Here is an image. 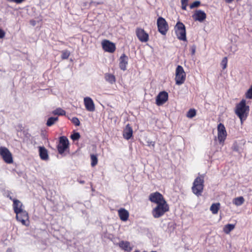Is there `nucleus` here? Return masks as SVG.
Listing matches in <instances>:
<instances>
[{
    "label": "nucleus",
    "mask_w": 252,
    "mask_h": 252,
    "mask_svg": "<svg viewBox=\"0 0 252 252\" xmlns=\"http://www.w3.org/2000/svg\"><path fill=\"white\" fill-rule=\"evenodd\" d=\"M250 111L249 106L246 105V101L243 99L236 104L235 109V113L240 119L241 124L247 118Z\"/></svg>",
    "instance_id": "f257e3e1"
},
{
    "label": "nucleus",
    "mask_w": 252,
    "mask_h": 252,
    "mask_svg": "<svg viewBox=\"0 0 252 252\" xmlns=\"http://www.w3.org/2000/svg\"><path fill=\"white\" fill-rule=\"evenodd\" d=\"M204 175L199 174L194 180L191 190L192 192L197 196H201L204 187Z\"/></svg>",
    "instance_id": "f03ea898"
},
{
    "label": "nucleus",
    "mask_w": 252,
    "mask_h": 252,
    "mask_svg": "<svg viewBox=\"0 0 252 252\" xmlns=\"http://www.w3.org/2000/svg\"><path fill=\"white\" fill-rule=\"evenodd\" d=\"M169 210V207L168 204L166 201H164L163 203L157 204V206L153 209L152 214L153 217L157 219L162 217Z\"/></svg>",
    "instance_id": "7ed1b4c3"
},
{
    "label": "nucleus",
    "mask_w": 252,
    "mask_h": 252,
    "mask_svg": "<svg viewBox=\"0 0 252 252\" xmlns=\"http://www.w3.org/2000/svg\"><path fill=\"white\" fill-rule=\"evenodd\" d=\"M175 32L177 38L184 41H186V31L185 26L180 22H178L175 26Z\"/></svg>",
    "instance_id": "20e7f679"
},
{
    "label": "nucleus",
    "mask_w": 252,
    "mask_h": 252,
    "mask_svg": "<svg viewBox=\"0 0 252 252\" xmlns=\"http://www.w3.org/2000/svg\"><path fill=\"white\" fill-rule=\"evenodd\" d=\"M186 78V73L183 67L181 65H178L175 71V80L176 84L181 85L184 83Z\"/></svg>",
    "instance_id": "39448f33"
},
{
    "label": "nucleus",
    "mask_w": 252,
    "mask_h": 252,
    "mask_svg": "<svg viewBox=\"0 0 252 252\" xmlns=\"http://www.w3.org/2000/svg\"><path fill=\"white\" fill-rule=\"evenodd\" d=\"M69 149V141L66 136H63L59 138V144L57 145V150L60 155H63L65 152Z\"/></svg>",
    "instance_id": "423d86ee"
},
{
    "label": "nucleus",
    "mask_w": 252,
    "mask_h": 252,
    "mask_svg": "<svg viewBox=\"0 0 252 252\" xmlns=\"http://www.w3.org/2000/svg\"><path fill=\"white\" fill-rule=\"evenodd\" d=\"M16 219L21 223L25 226H28L30 225L29 216L28 212L24 209L16 212Z\"/></svg>",
    "instance_id": "0eeeda50"
},
{
    "label": "nucleus",
    "mask_w": 252,
    "mask_h": 252,
    "mask_svg": "<svg viewBox=\"0 0 252 252\" xmlns=\"http://www.w3.org/2000/svg\"><path fill=\"white\" fill-rule=\"evenodd\" d=\"M157 24L158 31L162 35H165L169 30L168 24L165 19L162 17H158L157 19Z\"/></svg>",
    "instance_id": "6e6552de"
},
{
    "label": "nucleus",
    "mask_w": 252,
    "mask_h": 252,
    "mask_svg": "<svg viewBox=\"0 0 252 252\" xmlns=\"http://www.w3.org/2000/svg\"><path fill=\"white\" fill-rule=\"evenodd\" d=\"M0 156L5 163L8 164L13 163L12 155L7 148L5 147H0Z\"/></svg>",
    "instance_id": "1a4fd4ad"
},
{
    "label": "nucleus",
    "mask_w": 252,
    "mask_h": 252,
    "mask_svg": "<svg viewBox=\"0 0 252 252\" xmlns=\"http://www.w3.org/2000/svg\"><path fill=\"white\" fill-rule=\"evenodd\" d=\"M227 132L223 124L220 123L218 125V138L220 143H223L226 139Z\"/></svg>",
    "instance_id": "9d476101"
},
{
    "label": "nucleus",
    "mask_w": 252,
    "mask_h": 252,
    "mask_svg": "<svg viewBox=\"0 0 252 252\" xmlns=\"http://www.w3.org/2000/svg\"><path fill=\"white\" fill-rule=\"evenodd\" d=\"M149 199L151 202L157 204H159L160 203H163L164 201H166L163 195L158 191L151 193L149 195Z\"/></svg>",
    "instance_id": "9b49d317"
},
{
    "label": "nucleus",
    "mask_w": 252,
    "mask_h": 252,
    "mask_svg": "<svg viewBox=\"0 0 252 252\" xmlns=\"http://www.w3.org/2000/svg\"><path fill=\"white\" fill-rule=\"evenodd\" d=\"M135 33L138 40L141 42H146L149 39V36L146 31L141 28H137Z\"/></svg>",
    "instance_id": "f8f14e48"
},
{
    "label": "nucleus",
    "mask_w": 252,
    "mask_h": 252,
    "mask_svg": "<svg viewBox=\"0 0 252 252\" xmlns=\"http://www.w3.org/2000/svg\"><path fill=\"white\" fill-rule=\"evenodd\" d=\"M102 47L105 51L109 53H114L116 50L115 44L108 40L104 39L101 42Z\"/></svg>",
    "instance_id": "ddd939ff"
},
{
    "label": "nucleus",
    "mask_w": 252,
    "mask_h": 252,
    "mask_svg": "<svg viewBox=\"0 0 252 252\" xmlns=\"http://www.w3.org/2000/svg\"><path fill=\"white\" fill-rule=\"evenodd\" d=\"M168 98V93L165 91L160 92L156 97V104L160 106L164 104Z\"/></svg>",
    "instance_id": "4468645a"
},
{
    "label": "nucleus",
    "mask_w": 252,
    "mask_h": 252,
    "mask_svg": "<svg viewBox=\"0 0 252 252\" xmlns=\"http://www.w3.org/2000/svg\"><path fill=\"white\" fill-rule=\"evenodd\" d=\"M84 102L86 110L90 112L95 110V106L93 99L90 97H86L84 99Z\"/></svg>",
    "instance_id": "2eb2a0df"
},
{
    "label": "nucleus",
    "mask_w": 252,
    "mask_h": 252,
    "mask_svg": "<svg viewBox=\"0 0 252 252\" xmlns=\"http://www.w3.org/2000/svg\"><path fill=\"white\" fill-rule=\"evenodd\" d=\"M206 14L201 10H195L192 18L195 21H198L200 22H203L206 18Z\"/></svg>",
    "instance_id": "dca6fc26"
},
{
    "label": "nucleus",
    "mask_w": 252,
    "mask_h": 252,
    "mask_svg": "<svg viewBox=\"0 0 252 252\" xmlns=\"http://www.w3.org/2000/svg\"><path fill=\"white\" fill-rule=\"evenodd\" d=\"M128 64V57L123 54L120 58L119 67L121 69L125 71L126 69V66Z\"/></svg>",
    "instance_id": "f3484780"
},
{
    "label": "nucleus",
    "mask_w": 252,
    "mask_h": 252,
    "mask_svg": "<svg viewBox=\"0 0 252 252\" xmlns=\"http://www.w3.org/2000/svg\"><path fill=\"white\" fill-rule=\"evenodd\" d=\"M133 130L129 124H127L123 132V137L126 140H129L132 136Z\"/></svg>",
    "instance_id": "a211bd4d"
},
{
    "label": "nucleus",
    "mask_w": 252,
    "mask_h": 252,
    "mask_svg": "<svg viewBox=\"0 0 252 252\" xmlns=\"http://www.w3.org/2000/svg\"><path fill=\"white\" fill-rule=\"evenodd\" d=\"M118 213L121 220L125 221L128 220L129 215L126 210L124 208H121L118 210Z\"/></svg>",
    "instance_id": "6ab92c4d"
},
{
    "label": "nucleus",
    "mask_w": 252,
    "mask_h": 252,
    "mask_svg": "<svg viewBox=\"0 0 252 252\" xmlns=\"http://www.w3.org/2000/svg\"><path fill=\"white\" fill-rule=\"evenodd\" d=\"M39 153L40 158L42 160H47L49 158V156L47 149L44 147L39 146Z\"/></svg>",
    "instance_id": "aec40b11"
},
{
    "label": "nucleus",
    "mask_w": 252,
    "mask_h": 252,
    "mask_svg": "<svg viewBox=\"0 0 252 252\" xmlns=\"http://www.w3.org/2000/svg\"><path fill=\"white\" fill-rule=\"evenodd\" d=\"M118 246L121 249L125 251L129 252L132 250L130 244L128 241H121L118 243Z\"/></svg>",
    "instance_id": "412c9836"
},
{
    "label": "nucleus",
    "mask_w": 252,
    "mask_h": 252,
    "mask_svg": "<svg viewBox=\"0 0 252 252\" xmlns=\"http://www.w3.org/2000/svg\"><path fill=\"white\" fill-rule=\"evenodd\" d=\"M13 208L16 213L23 209V205L19 200L13 199Z\"/></svg>",
    "instance_id": "4be33fe9"
},
{
    "label": "nucleus",
    "mask_w": 252,
    "mask_h": 252,
    "mask_svg": "<svg viewBox=\"0 0 252 252\" xmlns=\"http://www.w3.org/2000/svg\"><path fill=\"white\" fill-rule=\"evenodd\" d=\"M105 79L109 83L113 84L116 82L115 76L110 73H106L104 76Z\"/></svg>",
    "instance_id": "5701e85b"
},
{
    "label": "nucleus",
    "mask_w": 252,
    "mask_h": 252,
    "mask_svg": "<svg viewBox=\"0 0 252 252\" xmlns=\"http://www.w3.org/2000/svg\"><path fill=\"white\" fill-rule=\"evenodd\" d=\"M220 203H213L210 207V211L213 214H217L220 208Z\"/></svg>",
    "instance_id": "b1692460"
},
{
    "label": "nucleus",
    "mask_w": 252,
    "mask_h": 252,
    "mask_svg": "<svg viewBox=\"0 0 252 252\" xmlns=\"http://www.w3.org/2000/svg\"><path fill=\"white\" fill-rule=\"evenodd\" d=\"M245 201L243 196H240L235 198L233 200V203L236 206H240L244 203Z\"/></svg>",
    "instance_id": "393cba45"
},
{
    "label": "nucleus",
    "mask_w": 252,
    "mask_h": 252,
    "mask_svg": "<svg viewBox=\"0 0 252 252\" xmlns=\"http://www.w3.org/2000/svg\"><path fill=\"white\" fill-rule=\"evenodd\" d=\"M59 120L58 117H50L47 121L46 125L48 126H51L55 124Z\"/></svg>",
    "instance_id": "a878e982"
},
{
    "label": "nucleus",
    "mask_w": 252,
    "mask_h": 252,
    "mask_svg": "<svg viewBox=\"0 0 252 252\" xmlns=\"http://www.w3.org/2000/svg\"><path fill=\"white\" fill-rule=\"evenodd\" d=\"M235 228V225L232 224H227L223 227V231L226 234H228Z\"/></svg>",
    "instance_id": "bb28decb"
},
{
    "label": "nucleus",
    "mask_w": 252,
    "mask_h": 252,
    "mask_svg": "<svg viewBox=\"0 0 252 252\" xmlns=\"http://www.w3.org/2000/svg\"><path fill=\"white\" fill-rule=\"evenodd\" d=\"M65 111L61 108H57L52 112L54 115L64 116L65 115Z\"/></svg>",
    "instance_id": "cd10ccee"
},
{
    "label": "nucleus",
    "mask_w": 252,
    "mask_h": 252,
    "mask_svg": "<svg viewBox=\"0 0 252 252\" xmlns=\"http://www.w3.org/2000/svg\"><path fill=\"white\" fill-rule=\"evenodd\" d=\"M196 115V111L194 109H190L187 113V117L189 118H192Z\"/></svg>",
    "instance_id": "c85d7f7f"
},
{
    "label": "nucleus",
    "mask_w": 252,
    "mask_h": 252,
    "mask_svg": "<svg viewBox=\"0 0 252 252\" xmlns=\"http://www.w3.org/2000/svg\"><path fill=\"white\" fill-rule=\"evenodd\" d=\"M91 165L92 166H94L97 164V158L96 155L92 154L91 155Z\"/></svg>",
    "instance_id": "c756f323"
},
{
    "label": "nucleus",
    "mask_w": 252,
    "mask_h": 252,
    "mask_svg": "<svg viewBox=\"0 0 252 252\" xmlns=\"http://www.w3.org/2000/svg\"><path fill=\"white\" fill-rule=\"evenodd\" d=\"M70 56V53L67 50H63L62 51L61 58L63 60L67 59Z\"/></svg>",
    "instance_id": "7c9ffc66"
},
{
    "label": "nucleus",
    "mask_w": 252,
    "mask_h": 252,
    "mask_svg": "<svg viewBox=\"0 0 252 252\" xmlns=\"http://www.w3.org/2000/svg\"><path fill=\"white\" fill-rule=\"evenodd\" d=\"M70 137L73 141L78 140L80 138V135L79 132H75L71 135Z\"/></svg>",
    "instance_id": "2f4dec72"
},
{
    "label": "nucleus",
    "mask_w": 252,
    "mask_h": 252,
    "mask_svg": "<svg viewBox=\"0 0 252 252\" xmlns=\"http://www.w3.org/2000/svg\"><path fill=\"white\" fill-rule=\"evenodd\" d=\"M227 64V58L224 57L221 61V65L223 69H224L226 68Z\"/></svg>",
    "instance_id": "473e14b6"
},
{
    "label": "nucleus",
    "mask_w": 252,
    "mask_h": 252,
    "mask_svg": "<svg viewBox=\"0 0 252 252\" xmlns=\"http://www.w3.org/2000/svg\"><path fill=\"white\" fill-rule=\"evenodd\" d=\"M200 5V2L199 1H195L193 3L190 4L189 7L190 9H193L195 7H197Z\"/></svg>",
    "instance_id": "72a5a7b5"
},
{
    "label": "nucleus",
    "mask_w": 252,
    "mask_h": 252,
    "mask_svg": "<svg viewBox=\"0 0 252 252\" xmlns=\"http://www.w3.org/2000/svg\"><path fill=\"white\" fill-rule=\"evenodd\" d=\"M71 122L76 126H79L80 124L79 120L77 117H73L71 120Z\"/></svg>",
    "instance_id": "f704fd0d"
},
{
    "label": "nucleus",
    "mask_w": 252,
    "mask_h": 252,
    "mask_svg": "<svg viewBox=\"0 0 252 252\" xmlns=\"http://www.w3.org/2000/svg\"><path fill=\"white\" fill-rule=\"evenodd\" d=\"M232 149V150L234 151L239 152V146L237 142H235L233 143Z\"/></svg>",
    "instance_id": "c9c22d12"
},
{
    "label": "nucleus",
    "mask_w": 252,
    "mask_h": 252,
    "mask_svg": "<svg viewBox=\"0 0 252 252\" xmlns=\"http://www.w3.org/2000/svg\"><path fill=\"white\" fill-rule=\"evenodd\" d=\"M181 7L182 9L184 10H187V7L188 5V1H181Z\"/></svg>",
    "instance_id": "e433bc0d"
},
{
    "label": "nucleus",
    "mask_w": 252,
    "mask_h": 252,
    "mask_svg": "<svg viewBox=\"0 0 252 252\" xmlns=\"http://www.w3.org/2000/svg\"><path fill=\"white\" fill-rule=\"evenodd\" d=\"M25 0H8V1L10 2H14L16 3H21L22 2L24 1Z\"/></svg>",
    "instance_id": "4c0bfd02"
},
{
    "label": "nucleus",
    "mask_w": 252,
    "mask_h": 252,
    "mask_svg": "<svg viewBox=\"0 0 252 252\" xmlns=\"http://www.w3.org/2000/svg\"><path fill=\"white\" fill-rule=\"evenodd\" d=\"M5 32L1 29H0V38H2L4 37Z\"/></svg>",
    "instance_id": "58836bf2"
},
{
    "label": "nucleus",
    "mask_w": 252,
    "mask_h": 252,
    "mask_svg": "<svg viewBox=\"0 0 252 252\" xmlns=\"http://www.w3.org/2000/svg\"><path fill=\"white\" fill-rule=\"evenodd\" d=\"M147 143L148 146H152V147H154L155 146V142L154 141H148Z\"/></svg>",
    "instance_id": "ea45409f"
},
{
    "label": "nucleus",
    "mask_w": 252,
    "mask_h": 252,
    "mask_svg": "<svg viewBox=\"0 0 252 252\" xmlns=\"http://www.w3.org/2000/svg\"><path fill=\"white\" fill-rule=\"evenodd\" d=\"M234 0H225V1L227 3L232 2Z\"/></svg>",
    "instance_id": "a19ab883"
},
{
    "label": "nucleus",
    "mask_w": 252,
    "mask_h": 252,
    "mask_svg": "<svg viewBox=\"0 0 252 252\" xmlns=\"http://www.w3.org/2000/svg\"><path fill=\"white\" fill-rule=\"evenodd\" d=\"M78 182L82 184H84L85 183V181L83 180H78Z\"/></svg>",
    "instance_id": "79ce46f5"
},
{
    "label": "nucleus",
    "mask_w": 252,
    "mask_h": 252,
    "mask_svg": "<svg viewBox=\"0 0 252 252\" xmlns=\"http://www.w3.org/2000/svg\"><path fill=\"white\" fill-rule=\"evenodd\" d=\"M7 197L11 200H12L13 201V198H12V197L9 195H8Z\"/></svg>",
    "instance_id": "37998d69"
},
{
    "label": "nucleus",
    "mask_w": 252,
    "mask_h": 252,
    "mask_svg": "<svg viewBox=\"0 0 252 252\" xmlns=\"http://www.w3.org/2000/svg\"><path fill=\"white\" fill-rule=\"evenodd\" d=\"M181 1H189V0H181Z\"/></svg>",
    "instance_id": "c03bdc74"
},
{
    "label": "nucleus",
    "mask_w": 252,
    "mask_h": 252,
    "mask_svg": "<svg viewBox=\"0 0 252 252\" xmlns=\"http://www.w3.org/2000/svg\"><path fill=\"white\" fill-rule=\"evenodd\" d=\"M134 252H140L139 251H135Z\"/></svg>",
    "instance_id": "a18cd8bd"
}]
</instances>
